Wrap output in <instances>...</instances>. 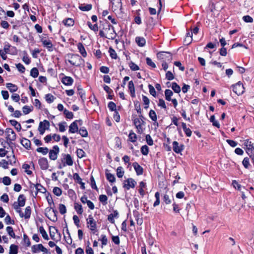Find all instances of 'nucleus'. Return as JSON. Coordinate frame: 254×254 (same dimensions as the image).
<instances>
[{"label": "nucleus", "instance_id": "nucleus-50", "mask_svg": "<svg viewBox=\"0 0 254 254\" xmlns=\"http://www.w3.org/2000/svg\"><path fill=\"white\" fill-rule=\"evenodd\" d=\"M46 196L47 200L48 202V204L50 206V207L51 206V205L52 204L54 205V201H53L52 195L50 194V193L49 192H46Z\"/></svg>", "mask_w": 254, "mask_h": 254}, {"label": "nucleus", "instance_id": "nucleus-23", "mask_svg": "<svg viewBox=\"0 0 254 254\" xmlns=\"http://www.w3.org/2000/svg\"><path fill=\"white\" fill-rule=\"evenodd\" d=\"M21 144L27 149L31 148V141L26 138H22L21 140Z\"/></svg>", "mask_w": 254, "mask_h": 254}, {"label": "nucleus", "instance_id": "nucleus-56", "mask_svg": "<svg viewBox=\"0 0 254 254\" xmlns=\"http://www.w3.org/2000/svg\"><path fill=\"white\" fill-rule=\"evenodd\" d=\"M249 158L245 157L242 161V164L246 169H248L250 166Z\"/></svg>", "mask_w": 254, "mask_h": 254}, {"label": "nucleus", "instance_id": "nucleus-41", "mask_svg": "<svg viewBox=\"0 0 254 254\" xmlns=\"http://www.w3.org/2000/svg\"><path fill=\"white\" fill-rule=\"evenodd\" d=\"M106 176L107 179L111 183H114L115 182L116 178L114 175L110 173H106Z\"/></svg>", "mask_w": 254, "mask_h": 254}, {"label": "nucleus", "instance_id": "nucleus-24", "mask_svg": "<svg viewBox=\"0 0 254 254\" xmlns=\"http://www.w3.org/2000/svg\"><path fill=\"white\" fill-rule=\"evenodd\" d=\"M25 197L23 194H20L18 196V200L16 202V203L21 207L24 206L25 204Z\"/></svg>", "mask_w": 254, "mask_h": 254}, {"label": "nucleus", "instance_id": "nucleus-29", "mask_svg": "<svg viewBox=\"0 0 254 254\" xmlns=\"http://www.w3.org/2000/svg\"><path fill=\"white\" fill-rule=\"evenodd\" d=\"M128 89L130 92V95L131 97H133L135 96V90L134 84L132 81H130L128 83Z\"/></svg>", "mask_w": 254, "mask_h": 254}, {"label": "nucleus", "instance_id": "nucleus-55", "mask_svg": "<svg viewBox=\"0 0 254 254\" xmlns=\"http://www.w3.org/2000/svg\"><path fill=\"white\" fill-rule=\"evenodd\" d=\"M124 174V171L123 168L120 166L117 169V175L119 178H122Z\"/></svg>", "mask_w": 254, "mask_h": 254}, {"label": "nucleus", "instance_id": "nucleus-18", "mask_svg": "<svg viewBox=\"0 0 254 254\" xmlns=\"http://www.w3.org/2000/svg\"><path fill=\"white\" fill-rule=\"evenodd\" d=\"M41 42H42L43 46L46 47L48 49V51H53V44L51 40L42 39Z\"/></svg>", "mask_w": 254, "mask_h": 254}, {"label": "nucleus", "instance_id": "nucleus-32", "mask_svg": "<svg viewBox=\"0 0 254 254\" xmlns=\"http://www.w3.org/2000/svg\"><path fill=\"white\" fill-rule=\"evenodd\" d=\"M77 90H78V94L80 96L82 100L83 101H84V100L85 99V98H86L85 91L83 90V89L81 88V87L80 86H78Z\"/></svg>", "mask_w": 254, "mask_h": 254}, {"label": "nucleus", "instance_id": "nucleus-31", "mask_svg": "<svg viewBox=\"0 0 254 254\" xmlns=\"http://www.w3.org/2000/svg\"><path fill=\"white\" fill-rule=\"evenodd\" d=\"M74 207L75 210H76V212L78 214H82L83 210L82 206L81 204H80L78 203L75 202Z\"/></svg>", "mask_w": 254, "mask_h": 254}, {"label": "nucleus", "instance_id": "nucleus-54", "mask_svg": "<svg viewBox=\"0 0 254 254\" xmlns=\"http://www.w3.org/2000/svg\"><path fill=\"white\" fill-rule=\"evenodd\" d=\"M146 64L150 66L151 68H154L156 67L155 64L149 58H146Z\"/></svg>", "mask_w": 254, "mask_h": 254}, {"label": "nucleus", "instance_id": "nucleus-61", "mask_svg": "<svg viewBox=\"0 0 254 254\" xmlns=\"http://www.w3.org/2000/svg\"><path fill=\"white\" fill-rule=\"evenodd\" d=\"M4 222L7 225L14 224V221L11 219V217L9 215H7L4 218Z\"/></svg>", "mask_w": 254, "mask_h": 254}, {"label": "nucleus", "instance_id": "nucleus-64", "mask_svg": "<svg viewBox=\"0 0 254 254\" xmlns=\"http://www.w3.org/2000/svg\"><path fill=\"white\" fill-rule=\"evenodd\" d=\"M243 20L247 23H252L254 21L253 18L250 15H245L243 17Z\"/></svg>", "mask_w": 254, "mask_h": 254}, {"label": "nucleus", "instance_id": "nucleus-11", "mask_svg": "<svg viewBox=\"0 0 254 254\" xmlns=\"http://www.w3.org/2000/svg\"><path fill=\"white\" fill-rule=\"evenodd\" d=\"M50 126V123L47 120H44L43 122H40L39 123L38 130L40 134L43 135L46 129H48Z\"/></svg>", "mask_w": 254, "mask_h": 254}, {"label": "nucleus", "instance_id": "nucleus-40", "mask_svg": "<svg viewBox=\"0 0 254 254\" xmlns=\"http://www.w3.org/2000/svg\"><path fill=\"white\" fill-rule=\"evenodd\" d=\"M78 131L82 137H86L88 136V131L84 127H81Z\"/></svg>", "mask_w": 254, "mask_h": 254}, {"label": "nucleus", "instance_id": "nucleus-25", "mask_svg": "<svg viewBox=\"0 0 254 254\" xmlns=\"http://www.w3.org/2000/svg\"><path fill=\"white\" fill-rule=\"evenodd\" d=\"M77 48L79 50V52L81 54V55L83 57H86L87 56V53L85 51V49L84 47L83 46V44L81 43H79L77 44Z\"/></svg>", "mask_w": 254, "mask_h": 254}, {"label": "nucleus", "instance_id": "nucleus-33", "mask_svg": "<svg viewBox=\"0 0 254 254\" xmlns=\"http://www.w3.org/2000/svg\"><path fill=\"white\" fill-rule=\"evenodd\" d=\"M18 253V246L14 244L10 245L9 254H17Z\"/></svg>", "mask_w": 254, "mask_h": 254}, {"label": "nucleus", "instance_id": "nucleus-58", "mask_svg": "<svg viewBox=\"0 0 254 254\" xmlns=\"http://www.w3.org/2000/svg\"><path fill=\"white\" fill-rule=\"evenodd\" d=\"M76 154L78 158H82L85 156V153L82 149H77Z\"/></svg>", "mask_w": 254, "mask_h": 254}, {"label": "nucleus", "instance_id": "nucleus-39", "mask_svg": "<svg viewBox=\"0 0 254 254\" xmlns=\"http://www.w3.org/2000/svg\"><path fill=\"white\" fill-rule=\"evenodd\" d=\"M63 23L67 26H71L74 24V20L72 18H68L63 21Z\"/></svg>", "mask_w": 254, "mask_h": 254}, {"label": "nucleus", "instance_id": "nucleus-57", "mask_svg": "<svg viewBox=\"0 0 254 254\" xmlns=\"http://www.w3.org/2000/svg\"><path fill=\"white\" fill-rule=\"evenodd\" d=\"M155 197L156 198V200L154 202L153 206L154 207L158 205L160 203V193L159 192H156L155 193Z\"/></svg>", "mask_w": 254, "mask_h": 254}, {"label": "nucleus", "instance_id": "nucleus-8", "mask_svg": "<svg viewBox=\"0 0 254 254\" xmlns=\"http://www.w3.org/2000/svg\"><path fill=\"white\" fill-rule=\"evenodd\" d=\"M232 87L233 92L238 96L242 95L244 92L245 88L241 81L238 82L236 84L232 85Z\"/></svg>", "mask_w": 254, "mask_h": 254}, {"label": "nucleus", "instance_id": "nucleus-4", "mask_svg": "<svg viewBox=\"0 0 254 254\" xmlns=\"http://www.w3.org/2000/svg\"><path fill=\"white\" fill-rule=\"evenodd\" d=\"M45 215L48 219L53 222H56L57 221L58 218L57 214L58 213V211L57 210L54 209L52 206H51L50 207H47L45 209Z\"/></svg>", "mask_w": 254, "mask_h": 254}, {"label": "nucleus", "instance_id": "nucleus-44", "mask_svg": "<svg viewBox=\"0 0 254 254\" xmlns=\"http://www.w3.org/2000/svg\"><path fill=\"white\" fill-rule=\"evenodd\" d=\"M172 88L176 93H179L181 91V88L180 86L176 82L172 83Z\"/></svg>", "mask_w": 254, "mask_h": 254}, {"label": "nucleus", "instance_id": "nucleus-37", "mask_svg": "<svg viewBox=\"0 0 254 254\" xmlns=\"http://www.w3.org/2000/svg\"><path fill=\"white\" fill-rule=\"evenodd\" d=\"M41 246H43L41 244L33 245L32 247V252L33 253H37L40 251H41Z\"/></svg>", "mask_w": 254, "mask_h": 254}, {"label": "nucleus", "instance_id": "nucleus-5", "mask_svg": "<svg viewBox=\"0 0 254 254\" xmlns=\"http://www.w3.org/2000/svg\"><path fill=\"white\" fill-rule=\"evenodd\" d=\"M244 145L246 147V152L250 157L254 160V144L249 139H246L244 141Z\"/></svg>", "mask_w": 254, "mask_h": 254}, {"label": "nucleus", "instance_id": "nucleus-15", "mask_svg": "<svg viewBox=\"0 0 254 254\" xmlns=\"http://www.w3.org/2000/svg\"><path fill=\"white\" fill-rule=\"evenodd\" d=\"M106 23H107L106 25L104 26L103 29L105 31H107V30L110 31L111 30H112V32L111 33V36L109 38H108V39H113L115 38V37H116V34L115 30H114V27L112 25H111L110 23H109L108 22H107Z\"/></svg>", "mask_w": 254, "mask_h": 254}, {"label": "nucleus", "instance_id": "nucleus-9", "mask_svg": "<svg viewBox=\"0 0 254 254\" xmlns=\"http://www.w3.org/2000/svg\"><path fill=\"white\" fill-rule=\"evenodd\" d=\"M62 157L60 160L65 166H72L73 161L70 154L63 153L62 154Z\"/></svg>", "mask_w": 254, "mask_h": 254}, {"label": "nucleus", "instance_id": "nucleus-35", "mask_svg": "<svg viewBox=\"0 0 254 254\" xmlns=\"http://www.w3.org/2000/svg\"><path fill=\"white\" fill-rule=\"evenodd\" d=\"M39 232L41 234L43 238L46 240H49V237L47 234V232L44 229L43 226H40L39 229Z\"/></svg>", "mask_w": 254, "mask_h": 254}, {"label": "nucleus", "instance_id": "nucleus-17", "mask_svg": "<svg viewBox=\"0 0 254 254\" xmlns=\"http://www.w3.org/2000/svg\"><path fill=\"white\" fill-rule=\"evenodd\" d=\"M78 127L77 124V121H74L72 123L69 127L68 132L71 133H74L78 132Z\"/></svg>", "mask_w": 254, "mask_h": 254}, {"label": "nucleus", "instance_id": "nucleus-53", "mask_svg": "<svg viewBox=\"0 0 254 254\" xmlns=\"http://www.w3.org/2000/svg\"><path fill=\"white\" fill-rule=\"evenodd\" d=\"M64 114L67 119H71L73 117V113L66 109L64 110Z\"/></svg>", "mask_w": 254, "mask_h": 254}, {"label": "nucleus", "instance_id": "nucleus-12", "mask_svg": "<svg viewBox=\"0 0 254 254\" xmlns=\"http://www.w3.org/2000/svg\"><path fill=\"white\" fill-rule=\"evenodd\" d=\"M5 133L6 134V139L9 142L16 139V133L12 128H7L5 130Z\"/></svg>", "mask_w": 254, "mask_h": 254}, {"label": "nucleus", "instance_id": "nucleus-63", "mask_svg": "<svg viewBox=\"0 0 254 254\" xmlns=\"http://www.w3.org/2000/svg\"><path fill=\"white\" fill-rule=\"evenodd\" d=\"M108 107L109 109L112 111H116V105L113 102H110L108 103Z\"/></svg>", "mask_w": 254, "mask_h": 254}, {"label": "nucleus", "instance_id": "nucleus-21", "mask_svg": "<svg viewBox=\"0 0 254 254\" xmlns=\"http://www.w3.org/2000/svg\"><path fill=\"white\" fill-rule=\"evenodd\" d=\"M119 215V213L117 210H114L113 213H111L108 215V220L111 223H114L115 220L114 219V218H118Z\"/></svg>", "mask_w": 254, "mask_h": 254}, {"label": "nucleus", "instance_id": "nucleus-34", "mask_svg": "<svg viewBox=\"0 0 254 254\" xmlns=\"http://www.w3.org/2000/svg\"><path fill=\"white\" fill-rule=\"evenodd\" d=\"M31 209L30 206H27L25 208L24 214H23V217L25 219H29L31 216Z\"/></svg>", "mask_w": 254, "mask_h": 254}, {"label": "nucleus", "instance_id": "nucleus-52", "mask_svg": "<svg viewBox=\"0 0 254 254\" xmlns=\"http://www.w3.org/2000/svg\"><path fill=\"white\" fill-rule=\"evenodd\" d=\"M110 57L113 59H117V55L116 51L112 48L110 47L109 49Z\"/></svg>", "mask_w": 254, "mask_h": 254}, {"label": "nucleus", "instance_id": "nucleus-62", "mask_svg": "<svg viewBox=\"0 0 254 254\" xmlns=\"http://www.w3.org/2000/svg\"><path fill=\"white\" fill-rule=\"evenodd\" d=\"M53 193L57 196H60L62 193V190L58 187H55L53 189Z\"/></svg>", "mask_w": 254, "mask_h": 254}, {"label": "nucleus", "instance_id": "nucleus-51", "mask_svg": "<svg viewBox=\"0 0 254 254\" xmlns=\"http://www.w3.org/2000/svg\"><path fill=\"white\" fill-rule=\"evenodd\" d=\"M210 121L212 123V125L213 126L217 127V128H220V124L219 123L215 120V116L212 115L210 117Z\"/></svg>", "mask_w": 254, "mask_h": 254}, {"label": "nucleus", "instance_id": "nucleus-46", "mask_svg": "<svg viewBox=\"0 0 254 254\" xmlns=\"http://www.w3.org/2000/svg\"><path fill=\"white\" fill-rule=\"evenodd\" d=\"M55 97L51 94H47L45 95V100L48 103H52L54 102Z\"/></svg>", "mask_w": 254, "mask_h": 254}, {"label": "nucleus", "instance_id": "nucleus-47", "mask_svg": "<svg viewBox=\"0 0 254 254\" xmlns=\"http://www.w3.org/2000/svg\"><path fill=\"white\" fill-rule=\"evenodd\" d=\"M39 75V71L36 67H33L30 71V75L34 78L38 77Z\"/></svg>", "mask_w": 254, "mask_h": 254}, {"label": "nucleus", "instance_id": "nucleus-36", "mask_svg": "<svg viewBox=\"0 0 254 254\" xmlns=\"http://www.w3.org/2000/svg\"><path fill=\"white\" fill-rule=\"evenodd\" d=\"M173 95V92L170 89H166L165 91V96L166 100L170 101L171 100V96Z\"/></svg>", "mask_w": 254, "mask_h": 254}, {"label": "nucleus", "instance_id": "nucleus-20", "mask_svg": "<svg viewBox=\"0 0 254 254\" xmlns=\"http://www.w3.org/2000/svg\"><path fill=\"white\" fill-rule=\"evenodd\" d=\"M62 83L67 86L71 85L73 82V79L69 76H64L62 79Z\"/></svg>", "mask_w": 254, "mask_h": 254}, {"label": "nucleus", "instance_id": "nucleus-38", "mask_svg": "<svg viewBox=\"0 0 254 254\" xmlns=\"http://www.w3.org/2000/svg\"><path fill=\"white\" fill-rule=\"evenodd\" d=\"M33 107L32 106H24L22 108V111L25 115L28 114L33 111Z\"/></svg>", "mask_w": 254, "mask_h": 254}, {"label": "nucleus", "instance_id": "nucleus-19", "mask_svg": "<svg viewBox=\"0 0 254 254\" xmlns=\"http://www.w3.org/2000/svg\"><path fill=\"white\" fill-rule=\"evenodd\" d=\"M111 3L112 9L115 11L122 7L121 0H112Z\"/></svg>", "mask_w": 254, "mask_h": 254}, {"label": "nucleus", "instance_id": "nucleus-45", "mask_svg": "<svg viewBox=\"0 0 254 254\" xmlns=\"http://www.w3.org/2000/svg\"><path fill=\"white\" fill-rule=\"evenodd\" d=\"M149 116L152 121L156 122L157 119V115L155 112L154 110H151L150 111L149 113Z\"/></svg>", "mask_w": 254, "mask_h": 254}, {"label": "nucleus", "instance_id": "nucleus-59", "mask_svg": "<svg viewBox=\"0 0 254 254\" xmlns=\"http://www.w3.org/2000/svg\"><path fill=\"white\" fill-rule=\"evenodd\" d=\"M23 242L26 244L27 247H30L31 245V242L28 236L24 234L23 235Z\"/></svg>", "mask_w": 254, "mask_h": 254}, {"label": "nucleus", "instance_id": "nucleus-26", "mask_svg": "<svg viewBox=\"0 0 254 254\" xmlns=\"http://www.w3.org/2000/svg\"><path fill=\"white\" fill-rule=\"evenodd\" d=\"M92 5L91 4H81L79 6V8L83 11H87L92 9Z\"/></svg>", "mask_w": 254, "mask_h": 254}, {"label": "nucleus", "instance_id": "nucleus-42", "mask_svg": "<svg viewBox=\"0 0 254 254\" xmlns=\"http://www.w3.org/2000/svg\"><path fill=\"white\" fill-rule=\"evenodd\" d=\"M36 151L38 152L41 153L43 155H46L49 152V149L47 147H38Z\"/></svg>", "mask_w": 254, "mask_h": 254}, {"label": "nucleus", "instance_id": "nucleus-49", "mask_svg": "<svg viewBox=\"0 0 254 254\" xmlns=\"http://www.w3.org/2000/svg\"><path fill=\"white\" fill-rule=\"evenodd\" d=\"M128 138L130 141L134 142L136 140L137 136L135 133L131 131L129 133Z\"/></svg>", "mask_w": 254, "mask_h": 254}, {"label": "nucleus", "instance_id": "nucleus-27", "mask_svg": "<svg viewBox=\"0 0 254 254\" xmlns=\"http://www.w3.org/2000/svg\"><path fill=\"white\" fill-rule=\"evenodd\" d=\"M6 87L9 89L10 92H14L18 90L17 86L11 83H7L6 84Z\"/></svg>", "mask_w": 254, "mask_h": 254}, {"label": "nucleus", "instance_id": "nucleus-2", "mask_svg": "<svg viewBox=\"0 0 254 254\" xmlns=\"http://www.w3.org/2000/svg\"><path fill=\"white\" fill-rule=\"evenodd\" d=\"M157 59L161 62L171 63L172 60V55L168 52L161 51L157 54Z\"/></svg>", "mask_w": 254, "mask_h": 254}, {"label": "nucleus", "instance_id": "nucleus-22", "mask_svg": "<svg viewBox=\"0 0 254 254\" xmlns=\"http://www.w3.org/2000/svg\"><path fill=\"white\" fill-rule=\"evenodd\" d=\"M132 166L137 175H141L143 173V168L137 163H133Z\"/></svg>", "mask_w": 254, "mask_h": 254}, {"label": "nucleus", "instance_id": "nucleus-30", "mask_svg": "<svg viewBox=\"0 0 254 254\" xmlns=\"http://www.w3.org/2000/svg\"><path fill=\"white\" fill-rule=\"evenodd\" d=\"M13 207L14 209L15 210V211L19 213V216L20 217L22 218L23 217V213L22 212L20 206H19L17 203L16 201H15L13 204Z\"/></svg>", "mask_w": 254, "mask_h": 254}, {"label": "nucleus", "instance_id": "nucleus-13", "mask_svg": "<svg viewBox=\"0 0 254 254\" xmlns=\"http://www.w3.org/2000/svg\"><path fill=\"white\" fill-rule=\"evenodd\" d=\"M38 164L42 170H46L49 168V163L46 158L42 157L38 160Z\"/></svg>", "mask_w": 254, "mask_h": 254}, {"label": "nucleus", "instance_id": "nucleus-16", "mask_svg": "<svg viewBox=\"0 0 254 254\" xmlns=\"http://www.w3.org/2000/svg\"><path fill=\"white\" fill-rule=\"evenodd\" d=\"M135 184L136 182L133 179L129 178L124 181V187L129 190L130 188H134Z\"/></svg>", "mask_w": 254, "mask_h": 254}, {"label": "nucleus", "instance_id": "nucleus-43", "mask_svg": "<svg viewBox=\"0 0 254 254\" xmlns=\"http://www.w3.org/2000/svg\"><path fill=\"white\" fill-rule=\"evenodd\" d=\"M99 201L102 203L103 205L107 204L108 197L105 194H101L99 197Z\"/></svg>", "mask_w": 254, "mask_h": 254}, {"label": "nucleus", "instance_id": "nucleus-3", "mask_svg": "<svg viewBox=\"0 0 254 254\" xmlns=\"http://www.w3.org/2000/svg\"><path fill=\"white\" fill-rule=\"evenodd\" d=\"M68 61L72 65L79 66L84 62V60L79 55L72 54Z\"/></svg>", "mask_w": 254, "mask_h": 254}, {"label": "nucleus", "instance_id": "nucleus-7", "mask_svg": "<svg viewBox=\"0 0 254 254\" xmlns=\"http://www.w3.org/2000/svg\"><path fill=\"white\" fill-rule=\"evenodd\" d=\"M87 227L90 229V230L93 232L95 233L94 231H95L97 228V224L96 221L94 219L93 216L92 215H89L88 216V218L86 219Z\"/></svg>", "mask_w": 254, "mask_h": 254}, {"label": "nucleus", "instance_id": "nucleus-14", "mask_svg": "<svg viewBox=\"0 0 254 254\" xmlns=\"http://www.w3.org/2000/svg\"><path fill=\"white\" fill-rule=\"evenodd\" d=\"M184 149L183 144L179 145V143L174 141L173 142V150L176 153H180Z\"/></svg>", "mask_w": 254, "mask_h": 254}, {"label": "nucleus", "instance_id": "nucleus-1", "mask_svg": "<svg viewBox=\"0 0 254 254\" xmlns=\"http://www.w3.org/2000/svg\"><path fill=\"white\" fill-rule=\"evenodd\" d=\"M134 107L135 110L136 112V114H133L132 120L133 124L137 129V132L141 134L143 132V129L142 127V125L143 123V116L141 114L140 105L138 101H136L134 102Z\"/></svg>", "mask_w": 254, "mask_h": 254}, {"label": "nucleus", "instance_id": "nucleus-60", "mask_svg": "<svg viewBox=\"0 0 254 254\" xmlns=\"http://www.w3.org/2000/svg\"><path fill=\"white\" fill-rule=\"evenodd\" d=\"M87 25L89 26V27L94 32H96L98 30V27L97 24L92 25L90 22L88 21L87 22Z\"/></svg>", "mask_w": 254, "mask_h": 254}, {"label": "nucleus", "instance_id": "nucleus-28", "mask_svg": "<svg viewBox=\"0 0 254 254\" xmlns=\"http://www.w3.org/2000/svg\"><path fill=\"white\" fill-rule=\"evenodd\" d=\"M10 124L14 127L18 131H20L21 129V125L18 123L16 120H11L9 121Z\"/></svg>", "mask_w": 254, "mask_h": 254}, {"label": "nucleus", "instance_id": "nucleus-10", "mask_svg": "<svg viewBox=\"0 0 254 254\" xmlns=\"http://www.w3.org/2000/svg\"><path fill=\"white\" fill-rule=\"evenodd\" d=\"M49 158L52 160H56L58 158V155L60 152V148L58 145H55L52 149L49 150Z\"/></svg>", "mask_w": 254, "mask_h": 254}, {"label": "nucleus", "instance_id": "nucleus-6", "mask_svg": "<svg viewBox=\"0 0 254 254\" xmlns=\"http://www.w3.org/2000/svg\"><path fill=\"white\" fill-rule=\"evenodd\" d=\"M29 188L32 192H33L34 191V190L35 189V190L37 191V192H41L42 193L46 194L47 190L46 188H45L40 184L37 183L36 184H34L31 182H30Z\"/></svg>", "mask_w": 254, "mask_h": 254}, {"label": "nucleus", "instance_id": "nucleus-48", "mask_svg": "<svg viewBox=\"0 0 254 254\" xmlns=\"http://www.w3.org/2000/svg\"><path fill=\"white\" fill-rule=\"evenodd\" d=\"M6 230L8 234V235L11 236L13 238H15V234L13 232V228L10 226H8L6 228Z\"/></svg>", "mask_w": 254, "mask_h": 254}]
</instances>
